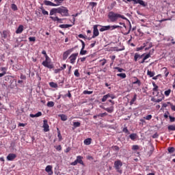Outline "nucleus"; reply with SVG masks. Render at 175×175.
Instances as JSON below:
<instances>
[{"mask_svg":"<svg viewBox=\"0 0 175 175\" xmlns=\"http://www.w3.org/2000/svg\"><path fill=\"white\" fill-rule=\"evenodd\" d=\"M108 18L110 23H117V21H118V18H122V20H126V17H125L124 15L115 13L113 11H111L109 12Z\"/></svg>","mask_w":175,"mask_h":175,"instance_id":"nucleus-1","label":"nucleus"},{"mask_svg":"<svg viewBox=\"0 0 175 175\" xmlns=\"http://www.w3.org/2000/svg\"><path fill=\"white\" fill-rule=\"evenodd\" d=\"M42 65L45 68H48V69H53L54 68V65L51 64V59L49 56L45 57V60L42 62Z\"/></svg>","mask_w":175,"mask_h":175,"instance_id":"nucleus-2","label":"nucleus"},{"mask_svg":"<svg viewBox=\"0 0 175 175\" xmlns=\"http://www.w3.org/2000/svg\"><path fill=\"white\" fill-rule=\"evenodd\" d=\"M122 167V161L121 160H117L114 162V167L118 173H122V170H121V167Z\"/></svg>","mask_w":175,"mask_h":175,"instance_id":"nucleus-3","label":"nucleus"},{"mask_svg":"<svg viewBox=\"0 0 175 175\" xmlns=\"http://www.w3.org/2000/svg\"><path fill=\"white\" fill-rule=\"evenodd\" d=\"M77 163H79L80 165H82V166H84V161H83L82 156H77L76 160L72 162L70 165L71 166H76Z\"/></svg>","mask_w":175,"mask_h":175,"instance_id":"nucleus-4","label":"nucleus"},{"mask_svg":"<svg viewBox=\"0 0 175 175\" xmlns=\"http://www.w3.org/2000/svg\"><path fill=\"white\" fill-rule=\"evenodd\" d=\"M58 13L62 16H67L69 14V10H68L65 7H60L58 8Z\"/></svg>","mask_w":175,"mask_h":175,"instance_id":"nucleus-5","label":"nucleus"},{"mask_svg":"<svg viewBox=\"0 0 175 175\" xmlns=\"http://www.w3.org/2000/svg\"><path fill=\"white\" fill-rule=\"evenodd\" d=\"M109 102L111 103V106L107 108L103 107V109L105 110V111H107V113H113V111H114V105L116 104V103L114 102V100H109Z\"/></svg>","mask_w":175,"mask_h":175,"instance_id":"nucleus-6","label":"nucleus"},{"mask_svg":"<svg viewBox=\"0 0 175 175\" xmlns=\"http://www.w3.org/2000/svg\"><path fill=\"white\" fill-rule=\"evenodd\" d=\"M100 26V25H95L93 27V36L92 38H96V36H99V30L98 29V27Z\"/></svg>","mask_w":175,"mask_h":175,"instance_id":"nucleus-7","label":"nucleus"},{"mask_svg":"<svg viewBox=\"0 0 175 175\" xmlns=\"http://www.w3.org/2000/svg\"><path fill=\"white\" fill-rule=\"evenodd\" d=\"M79 55V53H72L70 57H69V59H70V64H72V65H74L75 62H76V59L77 58V56Z\"/></svg>","mask_w":175,"mask_h":175,"instance_id":"nucleus-8","label":"nucleus"},{"mask_svg":"<svg viewBox=\"0 0 175 175\" xmlns=\"http://www.w3.org/2000/svg\"><path fill=\"white\" fill-rule=\"evenodd\" d=\"M73 51V49H68L63 53V61H66L68 57L70 55V53Z\"/></svg>","mask_w":175,"mask_h":175,"instance_id":"nucleus-9","label":"nucleus"},{"mask_svg":"<svg viewBox=\"0 0 175 175\" xmlns=\"http://www.w3.org/2000/svg\"><path fill=\"white\" fill-rule=\"evenodd\" d=\"M43 126L42 128H44V132H49L50 131V126H49V123L47 122V120H43Z\"/></svg>","mask_w":175,"mask_h":175,"instance_id":"nucleus-10","label":"nucleus"},{"mask_svg":"<svg viewBox=\"0 0 175 175\" xmlns=\"http://www.w3.org/2000/svg\"><path fill=\"white\" fill-rule=\"evenodd\" d=\"M101 28L99 29L100 32H105V31H112L111 26L107 25V26H102L100 25Z\"/></svg>","mask_w":175,"mask_h":175,"instance_id":"nucleus-11","label":"nucleus"},{"mask_svg":"<svg viewBox=\"0 0 175 175\" xmlns=\"http://www.w3.org/2000/svg\"><path fill=\"white\" fill-rule=\"evenodd\" d=\"M16 158H17V155L14 153L9 154L7 156V160L8 161H14V159H16Z\"/></svg>","mask_w":175,"mask_h":175,"instance_id":"nucleus-12","label":"nucleus"},{"mask_svg":"<svg viewBox=\"0 0 175 175\" xmlns=\"http://www.w3.org/2000/svg\"><path fill=\"white\" fill-rule=\"evenodd\" d=\"M45 172H46L49 175H53V165H47L45 168Z\"/></svg>","mask_w":175,"mask_h":175,"instance_id":"nucleus-13","label":"nucleus"},{"mask_svg":"<svg viewBox=\"0 0 175 175\" xmlns=\"http://www.w3.org/2000/svg\"><path fill=\"white\" fill-rule=\"evenodd\" d=\"M51 20L53 21H57V23H59V24H62V21L64 19L58 18V16H50Z\"/></svg>","mask_w":175,"mask_h":175,"instance_id":"nucleus-14","label":"nucleus"},{"mask_svg":"<svg viewBox=\"0 0 175 175\" xmlns=\"http://www.w3.org/2000/svg\"><path fill=\"white\" fill-rule=\"evenodd\" d=\"M51 20L53 21H57V23H59V24H62V21L64 19L58 18V16H50Z\"/></svg>","mask_w":175,"mask_h":175,"instance_id":"nucleus-15","label":"nucleus"},{"mask_svg":"<svg viewBox=\"0 0 175 175\" xmlns=\"http://www.w3.org/2000/svg\"><path fill=\"white\" fill-rule=\"evenodd\" d=\"M23 31H24V26L23 25H20L16 31V33H23Z\"/></svg>","mask_w":175,"mask_h":175,"instance_id":"nucleus-16","label":"nucleus"},{"mask_svg":"<svg viewBox=\"0 0 175 175\" xmlns=\"http://www.w3.org/2000/svg\"><path fill=\"white\" fill-rule=\"evenodd\" d=\"M9 36V31L8 30H3L1 33V37L3 39H6Z\"/></svg>","mask_w":175,"mask_h":175,"instance_id":"nucleus-17","label":"nucleus"},{"mask_svg":"<svg viewBox=\"0 0 175 175\" xmlns=\"http://www.w3.org/2000/svg\"><path fill=\"white\" fill-rule=\"evenodd\" d=\"M44 4L46 5V6H56L57 5H55V3H54L50 1H47V0L44 1Z\"/></svg>","mask_w":175,"mask_h":175,"instance_id":"nucleus-18","label":"nucleus"},{"mask_svg":"<svg viewBox=\"0 0 175 175\" xmlns=\"http://www.w3.org/2000/svg\"><path fill=\"white\" fill-rule=\"evenodd\" d=\"M143 57H144V54L140 55L138 53H135V56H134V60L135 62H137V59H140L143 58Z\"/></svg>","mask_w":175,"mask_h":175,"instance_id":"nucleus-19","label":"nucleus"},{"mask_svg":"<svg viewBox=\"0 0 175 175\" xmlns=\"http://www.w3.org/2000/svg\"><path fill=\"white\" fill-rule=\"evenodd\" d=\"M57 13H58V8H53L50 11V16H54L56 15Z\"/></svg>","mask_w":175,"mask_h":175,"instance_id":"nucleus-20","label":"nucleus"},{"mask_svg":"<svg viewBox=\"0 0 175 175\" xmlns=\"http://www.w3.org/2000/svg\"><path fill=\"white\" fill-rule=\"evenodd\" d=\"M161 72H163V75L165 77H167V76H169V71H167V68L163 67L161 69Z\"/></svg>","mask_w":175,"mask_h":175,"instance_id":"nucleus-21","label":"nucleus"},{"mask_svg":"<svg viewBox=\"0 0 175 175\" xmlns=\"http://www.w3.org/2000/svg\"><path fill=\"white\" fill-rule=\"evenodd\" d=\"M91 142H92V139L87 138L83 141V143L85 146H90V144H91Z\"/></svg>","mask_w":175,"mask_h":175,"instance_id":"nucleus-22","label":"nucleus"},{"mask_svg":"<svg viewBox=\"0 0 175 175\" xmlns=\"http://www.w3.org/2000/svg\"><path fill=\"white\" fill-rule=\"evenodd\" d=\"M136 99H137V95L135 94L133 98L130 101V106H132V105H133V103H135V102H136Z\"/></svg>","mask_w":175,"mask_h":175,"instance_id":"nucleus-23","label":"nucleus"},{"mask_svg":"<svg viewBox=\"0 0 175 175\" xmlns=\"http://www.w3.org/2000/svg\"><path fill=\"white\" fill-rule=\"evenodd\" d=\"M59 28H70V27H73V25H68V24H66V25H59Z\"/></svg>","mask_w":175,"mask_h":175,"instance_id":"nucleus-24","label":"nucleus"},{"mask_svg":"<svg viewBox=\"0 0 175 175\" xmlns=\"http://www.w3.org/2000/svg\"><path fill=\"white\" fill-rule=\"evenodd\" d=\"M59 117H60L62 121H66L68 120V116L65 114L59 115Z\"/></svg>","mask_w":175,"mask_h":175,"instance_id":"nucleus-25","label":"nucleus"},{"mask_svg":"<svg viewBox=\"0 0 175 175\" xmlns=\"http://www.w3.org/2000/svg\"><path fill=\"white\" fill-rule=\"evenodd\" d=\"M137 3L141 5V6H144V8H146V6H147V3H146L143 0H137Z\"/></svg>","mask_w":175,"mask_h":175,"instance_id":"nucleus-26","label":"nucleus"},{"mask_svg":"<svg viewBox=\"0 0 175 175\" xmlns=\"http://www.w3.org/2000/svg\"><path fill=\"white\" fill-rule=\"evenodd\" d=\"M152 85L154 87L152 91H154V92H158V88H159L158 85H157V84L154 83V82H152Z\"/></svg>","mask_w":175,"mask_h":175,"instance_id":"nucleus-27","label":"nucleus"},{"mask_svg":"<svg viewBox=\"0 0 175 175\" xmlns=\"http://www.w3.org/2000/svg\"><path fill=\"white\" fill-rule=\"evenodd\" d=\"M147 75L150 77H154L155 76V72L150 71V70H147Z\"/></svg>","mask_w":175,"mask_h":175,"instance_id":"nucleus-28","label":"nucleus"},{"mask_svg":"<svg viewBox=\"0 0 175 175\" xmlns=\"http://www.w3.org/2000/svg\"><path fill=\"white\" fill-rule=\"evenodd\" d=\"M118 77H120L121 79H126V74L125 73H119L117 74Z\"/></svg>","mask_w":175,"mask_h":175,"instance_id":"nucleus-29","label":"nucleus"},{"mask_svg":"<svg viewBox=\"0 0 175 175\" xmlns=\"http://www.w3.org/2000/svg\"><path fill=\"white\" fill-rule=\"evenodd\" d=\"M49 85H50V87H51V88H57L58 87V84H57L54 82H50Z\"/></svg>","mask_w":175,"mask_h":175,"instance_id":"nucleus-30","label":"nucleus"},{"mask_svg":"<svg viewBox=\"0 0 175 175\" xmlns=\"http://www.w3.org/2000/svg\"><path fill=\"white\" fill-rule=\"evenodd\" d=\"M63 1L64 0H54V2L56 3H55V5H56L55 6H59Z\"/></svg>","mask_w":175,"mask_h":175,"instance_id":"nucleus-31","label":"nucleus"},{"mask_svg":"<svg viewBox=\"0 0 175 175\" xmlns=\"http://www.w3.org/2000/svg\"><path fill=\"white\" fill-rule=\"evenodd\" d=\"M109 94L105 95L103 96V98L101 99L102 102H106L107 100V99H109Z\"/></svg>","mask_w":175,"mask_h":175,"instance_id":"nucleus-32","label":"nucleus"},{"mask_svg":"<svg viewBox=\"0 0 175 175\" xmlns=\"http://www.w3.org/2000/svg\"><path fill=\"white\" fill-rule=\"evenodd\" d=\"M136 136H137V134L135 133H132L129 135V137L131 140H135L136 139Z\"/></svg>","mask_w":175,"mask_h":175,"instance_id":"nucleus-33","label":"nucleus"},{"mask_svg":"<svg viewBox=\"0 0 175 175\" xmlns=\"http://www.w3.org/2000/svg\"><path fill=\"white\" fill-rule=\"evenodd\" d=\"M54 105H55L54 102H53V101H49V102L47 103V104H46V106H47L48 107H54Z\"/></svg>","mask_w":175,"mask_h":175,"instance_id":"nucleus-34","label":"nucleus"},{"mask_svg":"<svg viewBox=\"0 0 175 175\" xmlns=\"http://www.w3.org/2000/svg\"><path fill=\"white\" fill-rule=\"evenodd\" d=\"M57 137H58L59 142H61V140H62V135H61V131L58 129H57Z\"/></svg>","mask_w":175,"mask_h":175,"instance_id":"nucleus-35","label":"nucleus"},{"mask_svg":"<svg viewBox=\"0 0 175 175\" xmlns=\"http://www.w3.org/2000/svg\"><path fill=\"white\" fill-rule=\"evenodd\" d=\"M167 151L170 152V154H172V152H174L175 148L174 147H169L167 148Z\"/></svg>","mask_w":175,"mask_h":175,"instance_id":"nucleus-36","label":"nucleus"},{"mask_svg":"<svg viewBox=\"0 0 175 175\" xmlns=\"http://www.w3.org/2000/svg\"><path fill=\"white\" fill-rule=\"evenodd\" d=\"M42 13L44 16H49V12L46 11L44 8H41Z\"/></svg>","mask_w":175,"mask_h":175,"instance_id":"nucleus-37","label":"nucleus"},{"mask_svg":"<svg viewBox=\"0 0 175 175\" xmlns=\"http://www.w3.org/2000/svg\"><path fill=\"white\" fill-rule=\"evenodd\" d=\"M90 6L92 7V9H94V8H95V6H96V5H98V3L96 2H90L89 3Z\"/></svg>","mask_w":175,"mask_h":175,"instance_id":"nucleus-38","label":"nucleus"},{"mask_svg":"<svg viewBox=\"0 0 175 175\" xmlns=\"http://www.w3.org/2000/svg\"><path fill=\"white\" fill-rule=\"evenodd\" d=\"M74 75L75 77H80V72H79V70H75L74 72Z\"/></svg>","mask_w":175,"mask_h":175,"instance_id":"nucleus-39","label":"nucleus"},{"mask_svg":"<svg viewBox=\"0 0 175 175\" xmlns=\"http://www.w3.org/2000/svg\"><path fill=\"white\" fill-rule=\"evenodd\" d=\"M151 118H152V115H148V116L144 117V120H147V121H150V120H151Z\"/></svg>","mask_w":175,"mask_h":175,"instance_id":"nucleus-40","label":"nucleus"},{"mask_svg":"<svg viewBox=\"0 0 175 175\" xmlns=\"http://www.w3.org/2000/svg\"><path fill=\"white\" fill-rule=\"evenodd\" d=\"M88 51L84 50V49H81L80 51V55H85V54H87Z\"/></svg>","mask_w":175,"mask_h":175,"instance_id":"nucleus-41","label":"nucleus"},{"mask_svg":"<svg viewBox=\"0 0 175 175\" xmlns=\"http://www.w3.org/2000/svg\"><path fill=\"white\" fill-rule=\"evenodd\" d=\"M171 92H172V90L170 89H169L164 92V94L165 95V96H169V95H170Z\"/></svg>","mask_w":175,"mask_h":175,"instance_id":"nucleus-42","label":"nucleus"},{"mask_svg":"<svg viewBox=\"0 0 175 175\" xmlns=\"http://www.w3.org/2000/svg\"><path fill=\"white\" fill-rule=\"evenodd\" d=\"M133 84H137V85L140 87V85H142V82L140 80L137 79L135 81L133 82Z\"/></svg>","mask_w":175,"mask_h":175,"instance_id":"nucleus-43","label":"nucleus"},{"mask_svg":"<svg viewBox=\"0 0 175 175\" xmlns=\"http://www.w3.org/2000/svg\"><path fill=\"white\" fill-rule=\"evenodd\" d=\"M100 62H102L101 63L102 66H105V65H106V62H107V60H106V59H103L100 60Z\"/></svg>","mask_w":175,"mask_h":175,"instance_id":"nucleus-44","label":"nucleus"},{"mask_svg":"<svg viewBox=\"0 0 175 175\" xmlns=\"http://www.w3.org/2000/svg\"><path fill=\"white\" fill-rule=\"evenodd\" d=\"M1 71L4 73V75H6V72L8 71V68L6 67H1Z\"/></svg>","mask_w":175,"mask_h":175,"instance_id":"nucleus-45","label":"nucleus"},{"mask_svg":"<svg viewBox=\"0 0 175 175\" xmlns=\"http://www.w3.org/2000/svg\"><path fill=\"white\" fill-rule=\"evenodd\" d=\"M111 29L112 31H114V29H117V28H122V27L120 25H111Z\"/></svg>","mask_w":175,"mask_h":175,"instance_id":"nucleus-46","label":"nucleus"},{"mask_svg":"<svg viewBox=\"0 0 175 175\" xmlns=\"http://www.w3.org/2000/svg\"><path fill=\"white\" fill-rule=\"evenodd\" d=\"M73 125H74L75 128H79V126H80L81 124L79 122H74Z\"/></svg>","mask_w":175,"mask_h":175,"instance_id":"nucleus-47","label":"nucleus"},{"mask_svg":"<svg viewBox=\"0 0 175 175\" xmlns=\"http://www.w3.org/2000/svg\"><path fill=\"white\" fill-rule=\"evenodd\" d=\"M114 69H116V70H118V72H125V70L123 68H121L120 67H115Z\"/></svg>","mask_w":175,"mask_h":175,"instance_id":"nucleus-48","label":"nucleus"},{"mask_svg":"<svg viewBox=\"0 0 175 175\" xmlns=\"http://www.w3.org/2000/svg\"><path fill=\"white\" fill-rule=\"evenodd\" d=\"M168 131H175V125L168 126Z\"/></svg>","mask_w":175,"mask_h":175,"instance_id":"nucleus-49","label":"nucleus"},{"mask_svg":"<svg viewBox=\"0 0 175 175\" xmlns=\"http://www.w3.org/2000/svg\"><path fill=\"white\" fill-rule=\"evenodd\" d=\"M84 95H91L92 94V91H88V90H85L83 91Z\"/></svg>","mask_w":175,"mask_h":175,"instance_id":"nucleus-50","label":"nucleus"},{"mask_svg":"<svg viewBox=\"0 0 175 175\" xmlns=\"http://www.w3.org/2000/svg\"><path fill=\"white\" fill-rule=\"evenodd\" d=\"M11 8L14 11L18 10L17 5L16 4H12Z\"/></svg>","mask_w":175,"mask_h":175,"instance_id":"nucleus-51","label":"nucleus"},{"mask_svg":"<svg viewBox=\"0 0 175 175\" xmlns=\"http://www.w3.org/2000/svg\"><path fill=\"white\" fill-rule=\"evenodd\" d=\"M109 58H111V65H113V64H114V59H116V55H112V56H110Z\"/></svg>","mask_w":175,"mask_h":175,"instance_id":"nucleus-52","label":"nucleus"},{"mask_svg":"<svg viewBox=\"0 0 175 175\" xmlns=\"http://www.w3.org/2000/svg\"><path fill=\"white\" fill-rule=\"evenodd\" d=\"M168 105H170L171 106V110L173 111H175V105H173V104L170 103V102H167Z\"/></svg>","mask_w":175,"mask_h":175,"instance_id":"nucleus-53","label":"nucleus"},{"mask_svg":"<svg viewBox=\"0 0 175 175\" xmlns=\"http://www.w3.org/2000/svg\"><path fill=\"white\" fill-rule=\"evenodd\" d=\"M150 57H151V54H150V53H149L146 54V55L144 57V60L146 61V59H148V58H150Z\"/></svg>","mask_w":175,"mask_h":175,"instance_id":"nucleus-54","label":"nucleus"},{"mask_svg":"<svg viewBox=\"0 0 175 175\" xmlns=\"http://www.w3.org/2000/svg\"><path fill=\"white\" fill-rule=\"evenodd\" d=\"M139 147L138 145H133L132 146V150H133L134 151L136 150H139Z\"/></svg>","mask_w":175,"mask_h":175,"instance_id":"nucleus-55","label":"nucleus"},{"mask_svg":"<svg viewBox=\"0 0 175 175\" xmlns=\"http://www.w3.org/2000/svg\"><path fill=\"white\" fill-rule=\"evenodd\" d=\"M106 116H107V113L105 112V113H99L98 115V117H105Z\"/></svg>","mask_w":175,"mask_h":175,"instance_id":"nucleus-56","label":"nucleus"},{"mask_svg":"<svg viewBox=\"0 0 175 175\" xmlns=\"http://www.w3.org/2000/svg\"><path fill=\"white\" fill-rule=\"evenodd\" d=\"M29 42H36V38H35V37H29Z\"/></svg>","mask_w":175,"mask_h":175,"instance_id":"nucleus-57","label":"nucleus"},{"mask_svg":"<svg viewBox=\"0 0 175 175\" xmlns=\"http://www.w3.org/2000/svg\"><path fill=\"white\" fill-rule=\"evenodd\" d=\"M68 94H65V96H67L68 98H72V94L70 93V90H68Z\"/></svg>","mask_w":175,"mask_h":175,"instance_id":"nucleus-58","label":"nucleus"},{"mask_svg":"<svg viewBox=\"0 0 175 175\" xmlns=\"http://www.w3.org/2000/svg\"><path fill=\"white\" fill-rule=\"evenodd\" d=\"M169 118H170V122H174V121H175V118L174 117H172V116H170Z\"/></svg>","mask_w":175,"mask_h":175,"instance_id":"nucleus-59","label":"nucleus"},{"mask_svg":"<svg viewBox=\"0 0 175 175\" xmlns=\"http://www.w3.org/2000/svg\"><path fill=\"white\" fill-rule=\"evenodd\" d=\"M108 95L109 96V98H111V99H116V96L114 94L109 93Z\"/></svg>","mask_w":175,"mask_h":175,"instance_id":"nucleus-60","label":"nucleus"},{"mask_svg":"<svg viewBox=\"0 0 175 175\" xmlns=\"http://www.w3.org/2000/svg\"><path fill=\"white\" fill-rule=\"evenodd\" d=\"M78 38H80L81 39H87V36H84L83 34L78 35Z\"/></svg>","mask_w":175,"mask_h":175,"instance_id":"nucleus-61","label":"nucleus"},{"mask_svg":"<svg viewBox=\"0 0 175 175\" xmlns=\"http://www.w3.org/2000/svg\"><path fill=\"white\" fill-rule=\"evenodd\" d=\"M123 132H124V133H129V131L128 130V127H124V128L123 129Z\"/></svg>","mask_w":175,"mask_h":175,"instance_id":"nucleus-62","label":"nucleus"},{"mask_svg":"<svg viewBox=\"0 0 175 175\" xmlns=\"http://www.w3.org/2000/svg\"><path fill=\"white\" fill-rule=\"evenodd\" d=\"M114 151H120V147L118 146H113Z\"/></svg>","mask_w":175,"mask_h":175,"instance_id":"nucleus-63","label":"nucleus"},{"mask_svg":"<svg viewBox=\"0 0 175 175\" xmlns=\"http://www.w3.org/2000/svg\"><path fill=\"white\" fill-rule=\"evenodd\" d=\"M42 116V112L38 111L37 113H36V117H40Z\"/></svg>","mask_w":175,"mask_h":175,"instance_id":"nucleus-64","label":"nucleus"}]
</instances>
